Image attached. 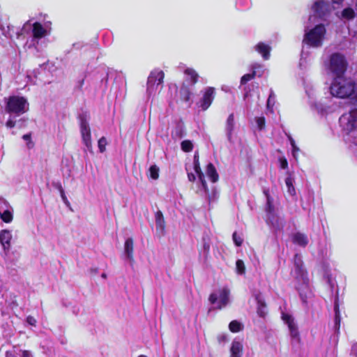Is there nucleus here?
I'll return each mask as SVG.
<instances>
[{"label": "nucleus", "mask_w": 357, "mask_h": 357, "mask_svg": "<svg viewBox=\"0 0 357 357\" xmlns=\"http://www.w3.org/2000/svg\"><path fill=\"white\" fill-rule=\"evenodd\" d=\"M330 92L334 97L350 98L357 102V82L351 77L344 76L334 77L330 86Z\"/></svg>", "instance_id": "obj_1"}, {"label": "nucleus", "mask_w": 357, "mask_h": 357, "mask_svg": "<svg viewBox=\"0 0 357 357\" xmlns=\"http://www.w3.org/2000/svg\"><path fill=\"white\" fill-rule=\"evenodd\" d=\"M294 266L295 280L297 282L296 289L298 291L299 296L303 303H307L308 296L311 294L310 279L307 271L304 267L303 261L298 253L294 255Z\"/></svg>", "instance_id": "obj_2"}, {"label": "nucleus", "mask_w": 357, "mask_h": 357, "mask_svg": "<svg viewBox=\"0 0 357 357\" xmlns=\"http://www.w3.org/2000/svg\"><path fill=\"white\" fill-rule=\"evenodd\" d=\"M326 34V28L324 24L315 25L312 29L306 31L303 43L311 47H319L322 46Z\"/></svg>", "instance_id": "obj_3"}, {"label": "nucleus", "mask_w": 357, "mask_h": 357, "mask_svg": "<svg viewBox=\"0 0 357 357\" xmlns=\"http://www.w3.org/2000/svg\"><path fill=\"white\" fill-rule=\"evenodd\" d=\"M29 102L23 96H11L6 102L5 110L8 114L20 116L29 110Z\"/></svg>", "instance_id": "obj_4"}, {"label": "nucleus", "mask_w": 357, "mask_h": 357, "mask_svg": "<svg viewBox=\"0 0 357 357\" xmlns=\"http://www.w3.org/2000/svg\"><path fill=\"white\" fill-rule=\"evenodd\" d=\"M348 68V62L345 56L338 52L330 56L328 70L334 77L344 76Z\"/></svg>", "instance_id": "obj_5"}, {"label": "nucleus", "mask_w": 357, "mask_h": 357, "mask_svg": "<svg viewBox=\"0 0 357 357\" xmlns=\"http://www.w3.org/2000/svg\"><path fill=\"white\" fill-rule=\"evenodd\" d=\"M339 122L342 129L347 133L357 128V107L350 110L349 113L342 114Z\"/></svg>", "instance_id": "obj_6"}, {"label": "nucleus", "mask_w": 357, "mask_h": 357, "mask_svg": "<svg viewBox=\"0 0 357 357\" xmlns=\"http://www.w3.org/2000/svg\"><path fill=\"white\" fill-rule=\"evenodd\" d=\"M165 73L162 70L155 69L152 70L148 77L147 91L151 94L155 93L159 85L162 84Z\"/></svg>", "instance_id": "obj_7"}, {"label": "nucleus", "mask_w": 357, "mask_h": 357, "mask_svg": "<svg viewBox=\"0 0 357 357\" xmlns=\"http://www.w3.org/2000/svg\"><path fill=\"white\" fill-rule=\"evenodd\" d=\"M215 96V89L212 86H208L205 89L202 98L199 101V107L203 111H206L212 104Z\"/></svg>", "instance_id": "obj_8"}, {"label": "nucleus", "mask_w": 357, "mask_h": 357, "mask_svg": "<svg viewBox=\"0 0 357 357\" xmlns=\"http://www.w3.org/2000/svg\"><path fill=\"white\" fill-rule=\"evenodd\" d=\"M312 9L316 16L324 20L331 13L330 5L324 0H318L314 3Z\"/></svg>", "instance_id": "obj_9"}, {"label": "nucleus", "mask_w": 357, "mask_h": 357, "mask_svg": "<svg viewBox=\"0 0 357 357\" xmlns=\"http://www.w3.org/2000/svg\"><path fill=\"white\" fill-rule=\"evenodd\" d=\"M192 94L190 86L185 82H183L178 91L179 101L181 103L187 104L188 107H190L192 105L191 97Z\"/></svg>", "instance_id": "obj_10"}, {"label": "nucleus", "mask_w": 357, "mask_h": 357, "mask_svg": "<svg viewBox=\"0 0 357 357\" xmlns=\"http://www.w3.org/2000/svg\"><path fill=\"white\" fill-rule=\"evenodd\" d=\"M194 169L196 174H197V176L199 178V180L201 182L202 186L204 191L206 192H208V187L206 183V181L205 180V176L204 173L202 171L200 162H199V155L195 153L194 155Z\"/></svg>", "instance_id": "obj_11"}, {"label": "nucleus", "mask_w": 357, "mask_h": 357, "mask_svg": "<svg viewBox=\"0 0 357 357\" xmlns=\"http://www.w3.org/2000/svg\"><path fill=\"white\" fill-rule=\"evenodd\" d=\"M255 298L257 302V313L259 317L265 318L267 313V305L265 299L263 298L261 293L256 294Z\"/></svg>", "instance_id": "obj_12"}, {"label": "nucleus", "mask_w": 357, "mask_h": 357, "mask_svg": "<svg viewBox=\"0 0 357 357\" xmlns=\"http://www.w3.org/2000/svg\"><path fill=\"white\" fill-rule=\"evenodd\" d=\"M12 235L9 230L3 229L0 231V243L4 250H8L10 248Z\"/></svg>", "instance_id": "obj_13"}, {"label": "nucleus", "mask_w": 357, "mask_h": 357, "mask_svg": "<svg viewBox=\"0 0 357 357\" xmlns=\"http://www.w3.org/2000/svg\"><path fill=\"white\" fill-rule=\"evenodd\" d=\"M32 35L34 38L40 39L47 35V30L40 22H36L32 25Z\"/></svg>", "instance_id": "obj_14"}, {"label": "nucleus", "mask_w": 357, "mask_h": 357, "mask_svg": "<svg viewBox=\"0 0 357 357\" xmlns=\"http://www.w3.org/2000/svg\"><path fill=\"white\" fill-rule=\"evenodd\" d=\"M124 250L128 259L134 261V241L132 238H128L124 243Z\"/></svg>", "instance_id": "obj_15"}, {"label": "nucleus", "mask_w": 357, "mask_h": 357, "mask_svg": "<svg viewBox=\"0 0 357 357\" xmlns=\"http://www.w3.org/2000/svg\"><path fill=\"white\" fill-rule=\"evenodd\" d=\"M292 242L296 245L305 248L308 244L309 241L305 234L296 232L292 236Z\"/></svg>", "instance_id": "obj_16"}, {"label": "nucleus", "mask_w": 357, "mask_h": 357, "mask_svg": "<svg viewBox=\"0 0 357 357\" xmlns=\"http://www.w3.org/2000/svg\"><path fill=\"white\" fill-rule=\"evenodd\" d=\"M243 346L238 341H233L230 348V357H242Z\"/></svg>", "instance_id": "obj_17"}, {"label": "nucleus", "mask_w": 357, "mask_h": 357, "mask_svg": "<svg viewBox=\"0 0 357 357\" xmlns=\"http://www.w3.org/2000/svg\"><path fill=\"white\" fill-rule=\"evenodd\" d=\"M206 173L212 183H216L219 180V174L216 170L215 167L211 162H209L206 166Z\"/></svg>", "instance_id": "obj_18"}, {"label": "nucleus", "mask_w": 357, "mask_h": 357, "mask_svg": "<svg viewBox=\"0 0 357 357\" xmlns=\"http://www.w3.org/2000/svg\"><path fill=\"white\" fill-rule=\"evenodd\" d=\"M155 219L156 230L162 233L165 231L166 223H165V220L162 212L161 211L158 210L155 213Z\"/></svg>", "instance_id": "obj_19"}, {"label": "nucleus", "mask_w": 357, "mask_h": 357, "mask_svg": "<svg viewBox=\"0 0 357 357\" xmlns=\"http://www.w3.org/2000/svg\"><path fill=\"white\" fill-rule=\"evenodd\" d=\"M257 52L261 54L264 59L267 60L270 57L271 47L262 42L259 43L255 46Z\"/></svg>", "instance_id": "obj_20"}, {"label": "nucleus", "mask_w": 357, "mask_h": 357, "mask_svg": "<svg viewBox=\"0 0 357 357\" xmlns=\"http://www.w3.org/2000/svg\"><path fill=\"white\" fill-rule=\"evenodd\" d=\"M229 291L227 289H223L220 293V301L216 307L217 309L221 310L225 307L229 303Z\"/></svg>", "instance_id": "obj_21"}, {"label": "nucleus", "mask_w": 357, "mask_h": 357, "mask_svg": "<svg viewBox=\"0 0 357 357\" xmlns=\"http://www.w3.org/2000/svg\"><path fill=\"white\" fill-rule=\"evenodd\" d=\"M234 114L233 113L230 114L227 119L225 129L227 131V137L229 139L231 138V135L233 131L234 130Z\"/></svg>", "instance_id": "obj_22"}, {"label": "nucleus", "mask_w": 357, "mask_h": 357, "mask_svg": "<svg viewBox=\"0 0 357 357\" xmlns=\"http://www.w3.org/2000/svg\"><path fill=\"white\" fill-rule=\"evenodd\" d=\"M80 132L82 135L91 134V129L86 120L85 115L82 114L79 116Z\"/></svg>", "instance_id": "obj_23"}, {"label": "nucleus", "mask_w": 357, "mask_h": 357, "mask_svg": "<svg viewBox=\"0 0 357 357\" xmlns=\"http://www.w3.org/2000/svg\"><path fill=\"white\" fill-rule=\"evenodd\" d=\"M334 312H335V328L338 332L340 328V322H341V317H340V305L338 302V298H337L334 303Z\"/></svg>", "instance_id": "obj_24"}, {"label": "nucleus", "mask_w": 357, "mask_h": 357, "mask_svg": "<svg viewBox=\"0 0 357 357\" xmlns=\"http://www.w3.org/2000/svg\"><path fill=\"white\" fill-rule=\"evenodd\" d=\"M184 74L190 77V82L192 85H195L198 82L199 75L195 70L188 68L184 70Z\"/></svg>", "instance_id": "obj_25"}, {"label": "nucleus", "mask_w": 357, "mask_h": 357, "mask_svg": "<svg viewBox=\"0 0 357 357\" xmlns=\"http://www.w3.org/2000/svg\"><path fill=\"white\" fill-rule=\"evenodd\" d=\"M341 17L347 20H352L356 17V13L353 8L348 7L342 10Z\"/></svg>", "instance_id": "obj_26"}, {"label": "nucleus", "mask_w": 357, "mask_h": 357, "mask_svg": "<svg viewBox=\"0 0 357 357\" xmlns=\"http://www.w3.org/2000/svg\"><path fill=\"white\" fill-rule=\"evenodd\" d=\"M274 205H273V198H268L266 200V211L267 213L268 217L270 219L271 217L273 216L274 215Z\"/></svg>", "instance_id": "obj_27"}, {"label": "nucleus", "mask_w": 357, "mask_h": 357, "mask_svg": "<svg viewBox=\"0 0 357 357\" xmlns=\"http://www.w3.org/2000/svg\"><path fill=\"white\" fill-rule=\"evenodd\" d=\"M229 328L232 333H238L243 329V326L237 320H233L229 323Z\"/></svg>", "instance_id": "obj_28"}, {"label": "nucleus", "mask_w": 357, "mask_h": 357, "mask_svg": "<svg viewBox=\"0 0 357 357\" xmlns=\"http://www.w3.org/2000/svg\"><path fill=\"white\" fill-rule=\"evenodd\" d=\"M181 147L183 151L188 153L192 151L194 146L190 140L186 139L181 142Z\"/></svg>", "instance_id": "obj_29"}, {"label": "nucleus", "mask_w": 357, "mask_h": 357, "mask_svg": "<svg viewBox=\"0 0 357 357\" xmlns=\"http://www.w3.org/2000/svg\"><path fill=\"white\" fill-rule=\"evenodd\" d=\"M288 328L290 331L291 337L293 338H296L299 340H300V334H299L298 327H297L296 324H295V322L294 324H291L290 326H289Z\"/></svg>", "instance_id": "obj_30"}, {"label": "nucleus", "mask_w": 357, "mask_h": 357, "mask_svg": "<svg viewBox=\"0 0 357 357\" xmlns=\"http://www.w3.org/2000/svg\"><path fill=\"white\" fill-rule=\"evenodd\" d=\"M0 217L2 221L6 223H10L13 218V214L9 210H5L3 213H0Z\"/></svg>", "instance_id": "obj_31"}, {"label": "nucleus", "mask_w": 357, "mask_h": 357, "mask_svg": "<svg viewBox=\"0 0 357 357\" xmlns=\"http://www.w3.org/2000/svg\"><path fill=\"white\" fill-rule=\"evenodd\" d=\"M256 77V71L252 70L251 73L245 74L243 76H242L241 79V84L245 85L249 81L252 80Z\"/></svg>", "instance_id": "obj_32"}, {"label": "nucleus", "mask_w": 357, "mask_h": 357, "mask_svg": "<svg viewBox=\"0 0 357 357\" xmlns=\"http://www.w3.org/2000/svg\"><path fill=\"white\" fill-rule=\"evenodd\" d=\"M149 176L151 178L156 180L159 177V168L157 165H153L149 167Z\"/></svg>", "instance_id": "obj_33"}, {"label": "nucleus", "mask_w": 357, "mask_h": 357, "mask_svg": "<svg viewBox=\"0 0 357 357\" xmlns=\"http://www.w3.org/2000/svg\"><path fill=\"white\" fill-rule=\"evenodd\" d=\"M285 184L287 187V190H288V192L291 195H294L296 194V190H295V188L293 185V181H292V178L290 177V176H288L285 179Z\"/></svg>", "instance_id": "obj_34"}, {"label": "nucleus", "mask_w": 357, "mask_h": 357, "mask_svg": "<svg viewBox=\"0 0 357 357\" xmlns=\"http://www.w3.org/2000/svg\"><path fill=\"white\" fill-rule=\"evenodd\" d=\"M236 272L238 274L243 275L245 273V266L243 260L238 259L236 262Z\"/></svg>", "instance_id": "obj_35"}, {"label": "nucleus", "mask_w": 357, "mask_h": 357, "mask_svg": "<svg viewBox=\"0 0 357 357\" xmlns=\"http://www.w3.org/2000/svg\"><path fill=\"white\" fill-rule=\"evenodd\" d=\"M107 144V139L105 137H102L98 142V146L100 153H104L106 151V146Z\"/></svg>", "instance_id": "obj_36"}, {"label": "nucleus", "mask_w": 357, "mask_h": 357, "mask_svg": "<svg viewBox=\"0 0 357 357\" xmlns=\"http://www.w3.org/2000/svg\"><path fill=\"white\" fill-rule=\"evenodd\" d=\"M82 139L83 143L85 144V146L89 149H91L92 148L91 133L88 134V135H82Z\"/></svg>", "instance_id": "obj_37"}, {"label": "nucleus", "mask_w": 357, "mask_h": 357, "mask_svg": "<svg viewBox=\"0 0 357 357\" xmlns=\"http://www.w3.org/2000/svg\"><path fill=\"white\" fill-rule=\"evenodd\" d=\"M232 239L234 243V244L237 247H240L242 245L243 243V239L241 238V236L238 235L236 231H234L232 234Z\"/></svg>", "instance_id": "obj_38"}, {"label": "nucleus", "mask_w": 357, "mask_h": 357, "mask_svg": "<svg viewBox=\"0 0 357 357\" xmlns=\"http://www.w3.org/2000/svg\"><path fill=\"white\" fill-rule=\"evenodd\" d=\"M282 319L285 322V324H287L288 326L294 323V318L289 314L282 313Z\"/></svg>", "instance_id": "obj_39"}, {"label": "nucleus", "mask_w": 357, "mask_h": 357, "mask_svg": "<svg viewBox=\"0 0 357 357\" xmlns=\"http://www.w3.org/2000/svg\"><path fill=\"white\" fill-rule=\"evenodd\" d=\"M24 140L27 142V146L29 149H31L34 146L33 142L31 141V133H27L22 136Z\"/></svg>", "instance_id": "obj_40"}, {"label": "nucleus", "mask_w": 357, "mask_h": 357, "mask_svg": "<svg viewBox=\"0 0 357 357\" xmlns=\"http://www.w3.org/2000/svg\"><path fill=\"white\" fill-rule=\"evenodd\" d=\"M256 123L259 130H261L264 129L266 126V120L264 116L257 117L256 119Z\"/></svg>", "instance_id": "obj_41"}, {"label": "nucleus", "mask_w": 357, "mask_h": 357, "mask_svg": "<svg viewBox=\"0 0 357 357\" xmlns=\"http://www.w3.org/2000/svg\"><path fill=\"white\" fill-rule=\"evenodd\" d=\"M286 135L287 136V137H288V139H289V140L290 142V144H291V147H292L293 152L298 151L299 149L296 146L295 141L292 138V137L289 134H286Z\"/></svg>", "instance_id": "obj_42"}, {"label": "nucleus", "mask_w": 357, "mask_h": 357, "mask_svg": "<svg viewBox=\"0 0 357 357\" xmlns=\"http://www.w3.org/2000/svg\"><path fill=\"white\" fill-rule=\"evenodd\" d=\"M279 161H280V166L281 169H286L288 168V162H287V160L284 157L280 158Z\"/></svg>", "instance_id": "obj_43"}, {"label": "nucleus", "mask_w": 357, "mask_h": 357, "mask_svg": "<svg viewBox=\"0 0 357 357\" xmlns=\"http://www.w3.org/2000/svg\"><path fill=\"white\" fill-rule=\"evenodd\" d=\"M275 95L273 91L271 92L267 100V107L269 108L271 106L273 107L274 105Z\"/></svg>", "instance_id": "obj_44"}, {"label": "nucleus", "mask_w": 357, "mask_h": 357, "mask_svg": "<svg viewBox=\"0 0 357 357\" xmlns=\"http://www.w3.org/2000/svg\"><path fill=\"white\" fill-rule=\"evenodd\" d=\"M218 295L215 293H212L210 294L208 297V301L211 304H215L218 301Z\"/></svg>", "instance_id": "obj_45"}, {"label": "nucleus", "mask_w": 357, "mask_h": 357, "mask_svg": "<svg viewBox=\"0 0 357 357\" xmlns=\"http://www.w3.org/2000/svg\"><path fill=\"white\" fill-rule=\"evenodd\" d=\"M15 121L12 119H8L6 123V126L9 128H13L15 126Z\"/></svg>", "instance_id": "obj_46"}, {"label": "nucleus", "mask_w": 357, "mask_h": 357, "mask_svg": "<svg viewBox=\"0 0 357 357\" xmlns=\"http://www.w3.org/2000/svg\"><path fill=\"white\" fill-rule=\"evenodd\" d=\"M204 240V244H203V248L204 250L208 254L210 251V244L208 242L205 241V238H203Z\"/></svg>", "instance_id": "obj_47"}, {"label": "nucleus", "mask_w": 357, "mask_h": 357, "mask_svg": "<svg viewBox=\"0 0 357 357\" xmlns=\"http://www.w3.org/2000/svg\"><path fill=\"white\" fill-rule=\"evenodd\" d=\"M61 198L63 199V201L67 204H69V202L65 195V192L63 191V190L62 189V188L61 187Z\"/></svg>", "instance_id": "obj_48"}, {"label": "nucleus", "mask_w": 357, "mask_h": 357, "mask_svg": "<svg viewBox=\"0 0 357 357\" xmlns=\"http://www.w3.org/2000/svg\"><path fill=\"white\" fill-rule=\"evenodd\" d=\"M188 178L191 182H194L196 179L195 175L193 173H188Z\"/></svg>", "instance_id": "obj_49"}, {"label": "nucleus", "mask_w": 357, "mask_h": 357, "mask_svg": "<svg viewBox=\"0 0 357 357\" xmlns=\"http://www.w3.org/2000/svg\"><path fill=\"white\" fill-rule=\"evenodd\" d=\"M22 357H31V354L28 350H22Z\"/></svg>", "instance_id": "obj_50"}, {"label": "nucleus", "mask_w": 357, "mask_h": 357, "mask_svg": "<svg viewBox=\"0 0 357 357\" xmlns=\"http://www.w3.org/2000/svg\"><path fill=\"white\" fill-rule=\"evenodd\" d=\"M84 84V78H82L80 81H79L78 85H77V88L79 91L82 90Z\"/></svg>", "instance_id": "obj_51"}, {"label": "nucleus", "mask_w": 357, "mask_h": 357, "mask_svg": "<svg viewBox=\"0 0 357 357\" xmlns=\"http://www.w3.org/2000/svg\"><path fill=\"white\" fill-rule=\"evenodd\" d=\"M6 357H17V356H16V355L13 352L10 351H7L6 352Z\"/></svg>", "instance_id": "obj_52"}, {"label": "nucleus", "mask_w": 357, "mask_h": 357, "mask_svg": "<svg viewBox=\"0 0 357 357\" xmlns=\"http://www.w3.org/2000/svg\"><path fill=\"white\" fill-rule=\"evenodd\" d=\"M27 321L31 324V325H34L35 322H36V320L31 317H29L27 318Z\"/></svg>", "instance_id": "obj_53"}, {"label": "nucleus", "mask_w": 357, "mask_h": 357, "mask_svg": "<svg viewBox=\"0 0 357 357\" xmlns=\"http://www.w3.org/2000/svg\"><path fill=\"white\" fill-rule=\"evenodd\" d=\"M264 195H265V196H266V200H267L268 198H272V197H271V195H270V194H269V190H265L264 191Z\"/></svg>", "instance_id": "obj_54"}, {"label": "nucleus", "mask_w": 357, "mask_h": 357, "mask_svg": "<svg viewBox=\"0 0 357 357\" xmlns=\"http://www.w3.org/2000/svg\"><path fill=\"white\" fill-rule=\"evenodd\" d=\"M344 0H332L333 3L340 4L343 2Z\"/></svg>", "instance_id": "obj_55"}, {"label": "nucleus", "mask_w": 357, "mask_h": 357, "mask_svg": "<svg viewBox=\"0 0 357 357\" xmlns=\"http://www.w3.org/2000/svg\"><path fill=\"white\" fill-rule=\"evenodd\" d=\"M102 278H107V275L106 273H103L102 275H101Z\"/></svg>", "instance_id": "obj_56"}, {"label": "nucleus", "mask_w": 357, "mask_h": 357, "mask_svg": "<svg viewBox=\"0 0 357 357\" xmlns=\"http://www.w3.org/2000/svg\"><path fill=\"white\" fill-rule=\"evenodd\" d=\"M138 357H147V356L145 355H139Z\"/></svg>", "instance_id": "obj_57"}]
</instances>
